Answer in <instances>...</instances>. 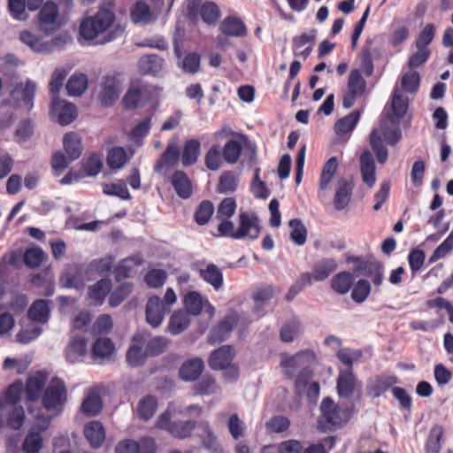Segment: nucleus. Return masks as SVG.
Wrapping results in <instances>:
<instances>
[{
    "label": "nucleus",
    "mask_w": 453,
    "mask_h": 453,
    "mask_svg": "<svg viewBox=\"0 0 453 453\" xmlns=\"http://www.w3.org/2000/svg\"><path fill=\"white\" fill-rule=\"evenodd\" d=\"M116 15L111 8L99 7L96 13L84 19L80 25V35L85 40H94L100 34L106 33L100 43L104 44L120 37L124 27L115 24Z\"/></svg>",
    "instance_id": "nucleus-1"
},
{
    "label": "nucleus",
    "mask_w": 453,
    "mask_h": 453,
    "mask_svg": "<svg viewBox=\"0 0 453 453\" xmlns=\"http://www.w3.org/2000/svg\"><path fill=\"white\" fill-rule=\"evenodd\" d=\"M315 358L313 351L306 349L296 353L295 356L284 358L280 365L288 378H293L295 371L302 367L296 379V386L301 388L305 387L313 376V372L308 367V365L313 363Z\"/></svg>",
    "instance_id": "nucleus-2"
},
{
    "label": "nucleus",
    "mask_w": 453,
    "mask_h": 453,
    "mask_svg": "<svg viewBox=\"0 0 453 453\" xmlns=\"http://www.w3.org/2000/svg\"><path fill=\"white\" fill-rule=\"evenodd\" d=\"M35 23L39 31L49 36L58 31L65 25V20L60 16L58 5L49 0L40 9Z\"/></svg>",
    "instance_id": "nucleus-3"
},
{
    "label": "nucleus",
    "mask_w": 453,
    "mask_h": 453,
    "mask_svg": "<svg viewBox=\"0 0 453 453\" xmlns=\"http://www.w3.org/2000/svg\"><path fill=\"white\" fill-rule=\"evenodd\" d=\"M156 426L168 432L175 438L186 439L191 436L196 426V421L175 419L168 409L158 416Z\"/></svg>",
    "instance_id": "nucleus-4"
},
{
    "label": "nucleus",
    "mask_w": 453,
    "mask_h": 453,
    "mask_svg": "<svg viewBox=\"0 0 453 453\" xmlns=\"http://www.w3.org/2000/svg\"><path fill=\"white\" fill-rule=\"evenodd\" d=\"M67 401L65 382L58 378L51 379L42 396V403L48 411H60Z\"/></svg>",
    "instance_id": "nucleus-5"
},
{
    "label": "nucleus",
    "mask_w": 453,
    "mask_h": 453,
    "mask_svg": "<svg viewBox=\"0 0 453 453\" xmlns=\"http://www.w3.org/2000/svg\"><path fill=\"white\" fill-rule=\"evenodd\" d=\"M241 316L235 311H228L217 325L212 326L208 335V342L211 345L226 341L233 329L241 322Z\"/></svg>",
    "instance_id": "nucleus-6"
},
{
    "label": "nucleus",
    "mask_w": 453,
    "mask_h": 453,
    "mask_svg": "<svg viewBox=\"0 0 453 453\" xmlns=\"http://www.w3.org/2000/svg\"><path fill=\"white\" fill-rule=\"evenodd\" d=\"M122 87L121 73L113 71L105 74L101 84L99 100L103 106H111L119 97Z\"/></svg>",
    "instance_id": "nucleus-7"
},
{
    "label": "nucleus",
    "mask_w": 453,
    "mask_h": 453,
    "mask_svg": "<svg viewBox=\"0 0 453 453\" xmlns=\"http://www.w3.org/2000/svg\"><path fill=\"white\" fill-rule=\"evenodd\" d=\"M188 13L191 19H196L199 14L203 21L208 25H214L220 17V10L213 2L200 4L198 1L193 0L188 4Z\"/></svg>",
    "instance_id": "nucleus-8"
},
{
    "label": "nucleus",
    "mask_w": 453,
    "mask_h": 453,
    "mask_svg": "<svg viewBox=\"0 0 453 453\" xmlns=\"http://www.w3.org/2000/svg\"><path fill=\"white\" fill-rule=\"evenodd\" d=\"M238 225L235 234L236 240L246 237L256 240L259 236V219L255 213L241 212L238 216Z\"/></svg>",
    "instance_id": "nucleus-9"
},
{
    "label": "nucleus",
    "mask_w": 453,
    "mask_h": 453,
    "mask_svg": "<svg viewBox=\"0 0 453 453\" xmlns=\"http://www.w3.org/2000/svg\"><path fill=\"white\" fill-rule=\"evenodd\" d=\"M180 151L179 147L171 142L168 143L161 156L154 164L153 170L156 173L163 177L166 176V170L173 168L180 160Z\"/></svg>",
    "instance_id": "nucleus-10"
},
{
    "label": "nucleus",
    "mask_w": 453,
    "mask_h": 453,
    "mask_svg": "<svg viewBox=\"0 0 453 453\" xmlns=\"http://www.w3.org/2000/svg\"><path fill=\"white\" fill-rule=\"evenodd\" d=\"M354 182L351 179L339 178L334 188V207L337 211L346 209L352 197Z\"/></svg>",
    "instance_id": "nucleus-11"
},
{
    "label": "nucleus",
    "mask_w": 453,
    "mask_h": 453,
    "mask_svg": "<svg viewBox=\"0 0 453 453\" xmlns=\"http://www.w3.org/2000/svg\"><path fill=\"white\" fill-rule=\"evenodd\" d=\"M170 310L164 304V301L157 296H150L146 304V320L152 327L159 326Z\"/></svg>",
    "instance_id": "nucleus-12"
},
{
    "label": "nucleus",
    "mask_w": 453,
    "mask_h": 453,
    "mask_svg": "<svg viewBox=\"0 0 453 453\" xmlns=\"http://www.w3.org/2000/svg\"><path fill=\"white\" fill-rule=\"evenodd\" d=\"M320 411L319 423L325 428H331L342 423L340 407L331 398L326 397L322 400Z\"/></svg>",
    "instance_id": "nucleus-13"
},
{
    "label": "nucleus",
    "mask_w": 453,
    "mask_h": 453,
    "mask_svg": "<svg viewBox=\"0 0 453 453\" xmlns=\"http://www.w3.org/2000/svg\"><path fill=\"white\" fill-rule=\"evenodd\" d=\"M50 111L58 116V121L62 126L71 124L77 117L76 106L58 98H52Z\"/></svg>",
    "instance_id": "nucleus-14"
},
{
    "label": "nucleus",
    "mask_w": 453,
    "mask_h": 453,
    "mask_svg": "<svg viewBox=\"0 0 453 453\" xmlns=\"http://www.w3.org/2000/svg\"><path fill=\"white\" fill-rule=\"evenodd\" d=\"M146 93H148V86L145 83L141 80L132 81L123 97L124 107L127 110H134Z\"/></svg>",
    "instance_id": "nucleus-15"
},
{
    "label": "nucleus",
    "mask_w": 453,
    "mask_h": 453,
    "mask_svg": "<svg viewBox=\"0 0 453 453\" xmlns=\"http://www.w3.org/2000/svg\"><path fill=\"white\" fill-rule=\"evenodd\" d=\"M234 356V349L231 345H223L211 354L209 366L212 370L221 371L232 363Z\"/></svg>",
    "instance_id": "nucleus-16"
},
{
    "label": "nucleus",
    "mask_w": 453,
    "mask_h": 453,
    "mask_svg": "<svg viewBox=\"0 0 453 453\" xmlns=\"http://www.w3.org/2000/svg\"><path fill=\"white\" fill-rule=\"evenodd\" d=\"M170 181L180 198L188 199L193 195L192 181L184 171L175 170L170 177Z\"/></svg>",
    "instance_id": "nucleus-17"
},
{
    "label": "nucleus",
    "mask_w": 453,
    "mask_h": 453,
    "mask_svg": "<svg viewBox=\"0 0 453 453\" xmlns=\"http://www.w3.org/2000/svg\"><path fill=\"white\" fill-rule=\"evenodd\" d=\"M356 376L350 369L342 370L339 372L336 389L341 398H349L357 388Z\"/></svg>",
    "instance_id": "nucleus-18"
},
{
    "label": "nucleus",
    "mask_w": 453,
    "mask_h": 453,
    "mask_svg": "<svg viewBox=\"0 0 453 453\" xmlns=\"http://www.w3.org/2000/svg\"><path fill=\"white\" fill-rule=\"evenodd\" d=\"M204 370V362L200 357L185 361L179 370V376L184 381L196 380Z\"/></svg>",
    "instance_id": "nucleus-19"
},
{
    "label": "nucleus",
    "mask_w": 453,
    "mask_h": 453,
    "mask_svg": "<svg viewBox=\"0 0 453 453\" xmlns=\"http://www.w3.org/2000/svg\"><path fill=\"white\" fill-rule=\"evenodd\" d=\"M47 428V424L42 427L33 426L29 429L23 443L22 450L25 453H39L43 447L42 432Z\"/></svg>",
    "instance_id": "nucleus-20"
},
{
    "label": "nucleus",
    "mask_w": 453,
    "mask_h": 453,
    "mask_svg": "<svg viewBox=\"0 0 453 453\" xmlns=\"http://www.w3.org/2000/svg\"><path fill=\"white\" fill-rule=\"evenodd\" d=\"M375 162L372 153L365 150L360 156V172L363 181L372 188L376 182Z\"/></svg>",
    "instance_id": "nucleus-21"
},
{
    "label": "nucleus",
    "mask_w": 453,
    "mask_h": 453,
    "mask_svg": "<svg viewBox=\"0 0 453 453\" xmlns=\"http://www.w3.org/2000/svg\"><path fill=\"white\" fill-rule=\"evenodd\" d=\"M46 380L47 377L42 372H37L27 378L25 391L28 402H35L41 397Z\"/></svg>",
    "instance_id": "nucleus-22"
},
{
    "label": "nucleus",
    "mask_w": 453,
    "mask_h": 453,
    "mask_svg": "<svg viewBox=\"0 0 453 453\" xmlns=\"http://www.w3.org/2000/svg\"><path fill=\"white\" fill-rule=\"evenodd\" d=\"M396 383V376L381 374L376 376V378L368 385L367 391L373 398H377Z\"/></svg>",
    "instance_id": "nucleus-23"
},
{
    "label": "nucleus",
    "mask_w": 453,
    "mask_h": 453,
    "mask_svg": "<svg viewBox=\"0 0 453 453\" xmlns=\"http://www.w3.org/2000/svg\"><path fill=\"white\" fill-rule=\"evenodd\" d=\"M84 435L92 448L101 447L105 439V430L100 421L93 420L84 427Z\"/></svg>",
    "instance_id": "nucleus-24"
},
{
    "label": "nucleus",
    "mask_w": 453,
    "mask_h": 453,
    "mask_svg": "<svg viewBox=\"0 0 453 453\" xmlns=\"http://www.w3.org/2000/svg\"><path fill=\"white\" fill-rule=\"evenodd\" d=\"M198 272L200 278L210 284L215 290H219L223 287V273L215 264H208L205 268H200Z\"/></svg>",
    "instance_id": "nucleus-25"
},
{
    "label": "nucleus",
    "mask_w": 453,
    "mask_h": 453,
    "mask_svg": "<svg viewBox=\"0 0 453 453\" xmlns=\"http://www.w3.org/2000/svg\"><path fill=\"white\" fill-rule=\"evenodd\" d=\"M87 343L88 340L85 337H73L65 349L67 361L75 363L84 357L87 354Z\"/></svg>",
    "instance_id": "nucleus-26"
},
{
    "label": "nucleus",
    "mask_w": 453,
    "mask_h": 453,
    "mask_svg": "<svg viewBox=\"0 0 453 453\" xmlns=\"http://www.w3.org/2000/svg\"><path fill=\"white\" fill-rule=\"evenodd\" d=\"M24 386L20 380L12 383L0 395V408L4 409L8 405H16L19 400Z\"/></svg>",
    "instance_id": "nucleus-27"
},
{
    "label": "nucleus",
    "mask_w": 453,
    "mask_h": 453,
    "mask_svg": "<svg viewBox=\"0 0 453 453\" xmlns=\"http://www.w3.org/2000/svg\"><path fill=\"white\" fill-rule=\"evenodd\" d=\"M201 151V143L196 139L187 140L184 143L182 152L180 154V161L184 167L195 165L199 157Z\"/></svg>",
    "instance_id": "nucleus-28"
},
{
    "label": "nucleus",
    "mask_w": 453,
    "mask_h": 453,
    "mask_svg": "<svg viewBox=\"0 0 453 453\" xmlns=\"http://www.w3.org/2000/svg\"><path fill=\"white\" fill-rule=\"evenodd\" d=\"M337 267V261L333 257H325L317 261L312 267L314 280L323 281L326 280Z\"/></svg>",
    "instance_id": "nucleus-29"
},
{
    "label": "nucleus",
    "mask_w": 453,
    "mask_h": 453,
    "mask_svg": "<svg viewBox=\"0 0 453 453\" xmlns=\"http://www.w3.org/2000/svg\"><path fill=\"white\" fill-rule=\"evenodd\" d=\"M220 30L228 36L242 37L247 34L245 24L234 16L226 17L220 24Z\"/></svg>",
    "instance_id": "nucleus-30"
},
{
    "label": "nucleus",
    "mask_w": 453,
    "mask_h": 453,
    "mask_svg": "<svg viewBox=\"0 0 453 453\" xmlns=\"http://www.w3.org/2000/svg\"><path fill=\"white\" fill-rule=\"evenodd\" d=\"M111 287V280L104 278L89 287L88 295L94 301L95 305H101L110 293Z\"/></svg>",
    "instance_id": "nucleus-31"
},
{
    "label": "nucleus",
    "mask_w": 453,
    "mask_h": 453,
    "mask_svg": "<svg viewBox=\"0 0 453 453\" xmlns=\"http://www.w3.org/2000/svg\"><path fill=\"white\" fill-rule=\"evenodd\" d=\"M103 410V402L99 394L95 390H90L84 398L81 411L87 417H95Z\"/></svg>",
    "instance_id": "nucleus-32"
},
{
    "label": "nucleus",
    "mask_w": 453,
    "mask_h": 453,
    "mask_svg": "<svg viewBox=\"0 0 453 453\" xmlns=\"http://www.w3.org/2000/svg\"><path fill=\"white\" fill-rule=\"evenodd\" d=\"M203 434L200 435L202 444L210 453H224V449L219 443L213 429L208 422L202 424Z\"/></svg>",
    "instance_id": "nucleus-33"
},
{
    "label": "nucleus",
    "mask_w": 453,
    "mask_h": 453,
    "mask_svg": "<svg viewBox=\"0 0 453 453\" xmlns=\"http://www.w3.org/2000/svg\"><path fill=\"white\" fill-rule=\"evenodd\" d=\"M36 84L35 81L27 80L25 83H19L16 85L13 94L17 95L18 98L23 102V104L27 107L28 110L34 106V97L36 92Z\"/></svg>",
    "instance_id": "nucleus-34"
},
{
    "label": "nucleus",
    "mask_w": 453,
    "mask_h": 453,
    "mask_svg": "<svg viewBox=\"0 0 453 453\" xmlns=\"http://www.w3.org/2000/svg\"><path fill=\"white\" fill-rule=\"evenodd\" d=\"M355 277L349 272H341L331 279V288L339 295L347 294L354 285Z\"/></svg>",
    "instance_id": "nucleus-35"
},
{
    "label": "nucleus",
    "mask_w": 453,
    "mask_h": 453,
    "mask_svg": "<svg viewBox=\"0 0 453 453\" xmlns=\"http://www.w3.org/2000/svg\"><path fill=\"white\" fill-rule=\"evenodd\" d=\"M50 313V302L39 299L32 303L28 309L27 316L32 321L44 324L49 320Z\"/></svg>",
    "instance_id": "nucleus-36"
},
{
    "label": "nucleus",
    "mask_w": 453,
    "mask_h": 453,
    "mask_svg": "<svg viewBox=\"0 0 453 453\" xmlns=\"http://www.w3.org/2000/svg\"><path fill=\"white\" fill-rule=\"evenodd\" d=\"M63 147L65 152L70 157L71 160L78 159L83 150L81 139L77 134L73 132L66 133L64 135Z\"/></svg>",
    "instance_id": "nucleus-37"
},
{
    "label": "nucleus",
    "mask_w": 453,
    "mask_h": 453,
    "mask_svg": "<svg viewBox=\"0 0 453 453\" xmlns=\"http://www.w3.org/2000/svg\"><path fill=\"white\" fill-rule=\"evenodd\" d=\"M189 324V314L183 310H179L171 315L167 328L171 334L177 335L184 332Z\"/></svg>",
    "instance_id": "nucleus-38"
},
{
    "label": "nucleus",
    "mask_w": 453,
    "mask_h": 453,
    "mask_svg": "<svg viewBox=\"0 0 453 453\" xmlns=\"http://www.w3.org/2000/svg\"><path fill=\"white\" fill-rule=\"evenodd\" d=\"M26 413L22 406H14L6 416V421L4 422L0 418V429L9 427L13 430L20 429L25 422Z\"/></svg>",
    "instance_id": "nucleus-39"
},
{
    "label": "nucleus",
    "mask_w": 453,
    "mask_h": 453,
    "mask_svg": "<svg viewBox=\"0 0 453 453\" xmlns=\"http://www.w3.org/2000/svg\"><path fill=\"white\" fill-rule=\"evenodd\" d=\"M163 59L157 55L142 56L138 62L139 72L142 74H157L162 69Z\"/></svg>",
    "instance_id": "nucleus-40"
},
{
    "label": "nucleus",
    "mask_w": 453,
    "mask_h": 453,
    "mask_svg": "<svg viewBox=\"0 0 453 453\" xmlns=\"http://www.w3.org/2000/svg\"><path fill=\"white\" fill-rule=\"evenodd\" d=\"M360 119V111H354L345 117L338 119L334 125V131L338 136H342L354 130Z\"/></svg>",
    "instance_id": "nucleus-41"
},
{
    "label": "nucleus",
    "mask_w": 453,
    "mask_h": 453,
    "mask_svg": "<svg viewBox=\"0 0 453 453\" xmlns=\"http://www.w3.org/2000/svg\"><path fill=\"white\" fill-rule=\"evenodd\" d=\"M183 304L188 314L197 316L203 311L204 300L199 292L189 291L184 296Z\"/></svg>",
    "instance_id": "nucleus-42"
},
{
    "label": "nucleus",
    "mask_w": 453,
    "mask_h": 453,
    "mask_svg": "<svg viewBox=\"0 0 453 453\" xmlns=\"http://www.w3.org/2000/svg\"><path fill=\"white\" fill-rule=\"evenodd\" d=\"M129 160V157L123 147L111 148L106 157L107 165L112 170L122 168Z\"/></svg>",
    "instance_id": "nucleus-43"
},
{
    "label": "nucleus",
    "mask_w": 453,
    "mask_h": 453,
    "mask_svg": "<svg viewBox=\"0 0 453 453\" xmlns=\"http://www.w3.org/2000/svg\"><path fill=\"white\" fill-rule=\"evenodd\" d=\"M88 77L84 73H74L67 81L66 90L69 96L82 95L88 88Z\"/></svg>",
    "instance_id": "nucleus-44"
},
{
    "label": "nucleus",
    "mask_w": 453,
    "mask_h": 453,
    "mask_svg": "<svg viewBox=\"0 0 453 453\" xmlns=\"http://www.w3.org/2000/svg\"><path fill=\"white\" fill-rule=\"evenodd\" d=\"M238 187V176L233 171H225L221 173L217 191L220 194H232Z\"/></svg>",
    "instance_id": "nucleus-45"
},
{
    "label": "nucleus",
    "mask_w": 453,
    "mask_h": 453,
    "mask_svg": "<svg viewBox=\"0 0 453 453\" xmlns=\"http://www.w3.org/2000/svg\"><path fill=\"white\" fill-rule=\"evenodd\" d=\"M338 166L339 163L336 157H332L326 162L319 178V188L321 190H326L328 188L334 177Z\"/></svg>",
    "instance_id": "nucleus-46"
},
{
    "label": "nucleus",
    "mask_w": 453,
    "mask_h": 453,
    "mask_svg": "<svg viewBox=\"0 0 453 453\" xmlns=\"http://www.w3.org/2000/svg\"><path fill=\"white\" fill-rule=\"evenodd\" d=\"M157 409V398L153 395H147L140 400L137 406V415L142 420H149L154 416Z\"/></svg>",
    "instance_id": "nucleus-47"
},
{
    "label": "nucleus",
    "mask_w": 453,
    "mask_h": 453,
    "mask_svg": "<svg viewBox=\"0 0 453 453\" xmlns=\"http://www.w3.org/2000/svg\"><path fill=\"white\" fill-rule=\"evenodd\" d=\"M370 144L375 153L377 161L384 164L388 160V151L383 144L380 133L377 129H373L370 134Z\"/></svg>",
    "instance_id": "nucleus-48"
},
{
    "label": "nucleus",
    "mask_w": 453,
    "mask_h": 453,
    "mask_svg": "<svg viewBox=\"0 0 453 453\" xmlns=\"http://www.w3.org/2000/svg\"><path fill=\"white\" fill-rule=\"evenodd\" d=\"M130 15L134 23L147 24L153 19L150 6L143 1H138L133 5Z\"/></svg>",
    "instance_id": "nucleus-49"
},
{
    "label": "nucleus",
    "mask_w": 453,
    "mask_h": 453,
    "mask_svg": "<svg viewBox=\"0 0 453 453\" xmlns=\"http://www.w3.org/2000/svg\"><path fill=\"white\" fill-rule=\"evenodd\" d=\"M61 285L65 288H73L76 289L84 287V279L81 275V268H76L74 272L65 271L63 272L59 277Z\"/></svg>",
    "instance_id": "nucleus-50"
},
{
    "label": "nucleus",
    "mask_w": 453,
    "mask_h": 453,
    "mask_svg": "<svg viewBox=\"0 0 453 453\" xmlns=\"http://www.w3.org/2000/svg\"><path fill=\"white\" fill-rule=\"evenodd\" d=\"M19 39L36 52H46L50 49L47 42H43L38 35L27 30L20 32Z\"/></svg>",
    "instance_id": "nucleus-51"
},
{
    "label": "nucleus",
    "mask_w": 453,
    "mask_h": 453,
    "mask_svg": "<svg viewBox=\"0 0 453 453\" xmlns=\"http://www.w3.org/2000/svg\"><path fill=\"white\" fill-rule=\"evenodd\" d=\"M218 385L215 379L211 375H204L193 387L196 395H210L216 393Z\"/></svg>",
    "instance_id": "nucleus-52"
},
{
    "label": "nucleus",
    "mask_w": 453,
    "mask_h": 453,
    "mask_svg": "<svg viewBox=\"0 0 453 453\" xmlns=\"http://www.w3.org/2000/svg\"><path fill=\"white\" fill-rule=\"evenodd\" d=\"M444 434L442 426H434L429 433L426 443V450L427 453H439L441 449V441Z\"/></svg>",
    "instance_id": "nucleus-53"
},
{
    "label": "nucleus",
    "mask_w": 453,
    "mask_h": 453,
    "mask_svg": "<svg viewBox=\"0 0 453 453\" xmlns=\"http://www.w3.org/2000/svg\"><path fill=\"white\" fill-rule=\"evenodd\" d=\"M242 146L240 142L231 139L227 141L223 148L222 156L228 164H235L242 154Z\"/></svg>",
    "instance_id": "nucleus-54"
},
{
    "label": "nucleus",
    "mask_w": 453,
    "mask_h": 453,
    "mask_svg": "<svg viewBox=\"0 0 453 453\" xmlns=\"http://www.w3.org/2000/svg\"><path fill=\"white\" fill-rule=\"evenodd\" d=\"M214 212L213 203L210 200H203L195 211L194 219L199 226L209 222Z\"/></svg>",
    "instance_id": "nucleus-55"
},
{
    "label": "nucleus",
    "mask_w": 453,
    "mask_h": 453,
    "mask_svg": "<svg viewBox=\"0 0 453 453\" xmlns=\"http://www.w3.org/2000/svg\"><path fill=\"white\" fill-rule=\"evenodd\" d=\"M103 192L107 196H117L122 200H130L132 198L126 183L122 180L117 183L104 184Z\"/></svg>",
    "instance_id": "nucleus-56"
},
{
    "label": "nucleus",
    "mask_w": 453,
    "mask_h": 453,
    "mask_svg": "<svg viewBox=\"0 0 453 453\" xmlns=\"http://www.w3.org/2000/svg\"><path fill=\"white\" fill-rule=\"evenodd\" d=\"M353 261L356 263L355 272L369 278L372 277L382 265V263L378 260H363L357 257H355Z\"/></svg>",
    "instance_id": "nucleus-57"
},
{
    "label": "nucleus",
    "mask_w": 453,
    "mask_h": 453,
    "mask_svg": "<svg viewBox=\"0 0 453 453\" xmlns=\"http://www.w3.org/2000/svg\"><path fill=\"white\" fill-rule=\"evenodd\" d=\"M47 258L45 252L39 247L27 249L24 253V262L29 268H37Z\"/></svg>",
    "instance_id": "nucleus-58"
},
{
    "label": "nucleus",
    "mask_w": 453,
    "mask_h": 453,
    "mask_svg": "<svg viewBox=\"0 0 453 453\" xmlns=\"http://www.w3.org/2000/svg\"><path fill=\"white\" fill-rule=\"evenodd\" d=\"M133 287L134 285L130 282H124L119 285L110 296V306H119L131 294Z\"/></svg>",
    "instance_id": "nucleus-59"
},
{
    "label": "nucleus",
    "mask_w": 453,
    "mask_h": 453,
    "mask_svg": "<svg viewBox=\"0 0 453 453\" xmlns=\"http://www.w3.org/2000/svg\"><path fill=\"white\" fill-rule=\"evenodd\" d=\"M351 288V298L357 303H364L371 293V285L367 280L364 279L354 282Z\"/></svg>",
    "instance_id": "nucleus-60"
},
{
    "label": "nucleus",
    "mask_w": 453,
    "mask_h": 453,
    "mask_svg": "<svg viewBox=\"0 0 453 453\" xmlns=\"http://www.w3.org/2000/svg\"><path fill=\"white\" fill-rule=\"evenodd\" d=\"M115 349L112 341L108 337L98 338L93 344L92 354L98 357L111 356Z\"/></svg>",
    "instance_id": "nucleus-61"
},
{
    "label": "nucleus",
    "mask_w": 453,
    "mask_h": 453,
    "mask_svg": "<svg viewBox=\"0 0 453 453\" xmlns=\"http://www.w3.org/2000/svg\"><path fill=\"white\" fill-rule=\"evenodd\" d=\"M391 109L393 111L394 116L397 119H401L404 117L407 109H408V100L407 98H404L398 88L394 89L393 96H392V103H391Z\"/></svg>",
    "instance_id": "nucleus-62"
},
{
    "label": "nucleus",
    "mask_w": 453,
    "mask_h": 453,
    "mask_svg": "<svg viewBox=\"0 0 453 453\" xmlns=\"http://www.w3.org/2000/svg\"><path fill=\"white\" fill-rule=\"evenodd\" d=\"M365 81L360 72L357 69L352 70L349 75L348 90L362 96L365 91Z\"/></svg>",
    "instance_id": "nucleus-63"
},
{
    "label": "nucleus",
    "mask_w": 453,
    "mask_h": 453,
    "mask_svg": "<svg viewBox=\"0 0 453 453\" xmlns=\"http://www.w3.org/2000/svg\"><path fill=\"white\" fill-rule=\"evenodd\" d=\"M227 428L231 434V436L234 440H239L245 435L246 432V425L245 423L239 418L238 414L233 413L229 416L227 420Z\"/></svg>",
    "instance_id": "nucleus-64"
}]
</instances>
